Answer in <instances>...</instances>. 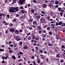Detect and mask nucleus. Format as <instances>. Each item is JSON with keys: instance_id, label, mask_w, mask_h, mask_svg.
I'll return each mask as SVG.
<instances>
[{"instance_id": "obj_1", "label": "nucleus", "mask_w": 65, "mask_h": 65, "mask_svg": "<svg viewBox=\"0 0 65 65\" xmlns=\"http://www.w3.org/2000/svg\"><path fill=\"white\" fill-rule=\"evenodd\" d=\"M15 7H12L11 8H10V9L9 10V12H16L14 10V8Z\"/></svg>"}, {"instance_id": "obj_2", "label": "nucleus", "mask_w": 65, "mask_h": 65, "mask_svg": "<svg viewBox=\"0 0 65 65\" xmlns=\"http://www.w3.org/2000/svg\"><path fill=\"white\" fill-rule=\"evenodd\" d=\"M19 0L18 2V3L19 4H21L22 5L23 4V3H25V0Z\"/></svg>"}, {"instance_id": "obj_3", "label": "nucleus", "mask_w": 65, "mask_h": 65, "mask_svg": "<svg viewBox=\"0 0 65 65\" xmlns=\"http://www.w3.org/2000/svg\"><path fill=\"white\" fill-rule=\"evenodd\" d=\"M16 38H17V40L18 41H19V40H20V38L19 36H16Z\"/></svg>"}, {"instance_id": "obj_4", "label": "nucleus", "mask_w": 65, "mask_h": 65, "mask_svg": "<svg viewBox=\"0 0 65 65\" xmlns=\"http://www.w3.org/2000/svg\"><path fill=\"white\" fill-rule=\"evenodd\" d=\"M42 6L43 8H45L47 7V5L45 4H43Z\"/></svg>"}, {"instance_id": "obj_5", "label": "nucleus", "mask_w": 65, "mask_h": 65, "mask_svg": "<svg viewBox=\"0 0 65 65\" xmlns=\"http://www.w3.org/2000/svg\"><path fill=\"white\" fill-rule=\"evenodd\" d=\"M50 3V4H53L55 3V1L53 0L51 1Z\"/></svg>"}, {"instance_id": "obj_6", "label": "nucleus", "mask_w": 65, "mask_h": 65, "mask_svg": "<svg viewBox=\"0 0 65 65\" xmlns=\"http://www.w3.org/2000/svg\"><path fill=\"white\" fill-rule=\"evenodd\" d=\"M18 7H15L14 10H15L16 11H19V10L18 9Z\"/></svg>"}, {"instance_id": "obj_7", "label": "nucleus", "mask_w": 65, "mask_h": 65, "mask_svg": "<svg viewBox=\"0 0 65 65\" xmlns=\"http://www.w3.org/2000/svg\"><path fill=\"white\" fill-rule=\"evenodd\" d=\"M10 31L12 32H14L15 31V29H12V28H10Z\"/></svg>"}, {"instance_id": "obj_8", "label": "nucleus", "mask_w": 65, "mask_h": 65, "mask_svg": "<svg viewBox=\"0 0 65 65\" xmlns=\"http://www.w3.org/2000/svg\"><path fill=\"white\" fill-rule=\"evenodd\" d=\"M48 45L49 46H53V45L52 44H51V43L49 42H48Z\"/></svg>"}, {"instance_id": "obj_9", "label": "nucleus", "mask_w": 65, "mask_h": 65, "mask_svg": "<svg viewBox=\"0 0 65 65\" xmlns=\"http://www.w3.org/2000/svg\"><path fill=\"white\" fill-rule=\"evenodd\" d=\"M15 33L16 34H19V31L18 30H16L15 31Z\"/></svg>"}, {"instance_id": "obj_10", "label": "nucleus", "mask_w": 65, "mask_h": 65, "mask_svg": "<svg viewBox=\"0 0 65 65\" xmlns=\"http://www.w3.org/2000/svg\"><path fill=\"white\" fill-rule=\"evenodd\" d=\"M37 28L39 30H41V27H40V26H37Z\"/></svg>"}, {"instance_id": "obj_11", "label": "nucleus", "mask_w": 65, "mask_h": 65, "mask_svg": "<svg viewBox=\"0 0 65 65\" xmlns=\"http://www.w3.org/2000/svg\"><path fill=\"white\" fill-rule=\"evenodd\" d=\"M12 58L14 60H15V59H16V57H15V56L14 55L12 56Z\"/></svg>"}, {"instance_id": "obj_12", "label": "nucleus", "mask_w": 65, "mask_h": 65, "mask_svg": "<svg viewBox=\"0 0 65 65\" xmlns=\"http://www.w3.org/2000/svg\"><path fill=\"white\" fill-rule=\"evenodd\" d=\"M23 48L25 50H27L28 48V46H25L23 47Z\"/></svg>"}, {"instance_id": "obj_13", "label": "nucleus", "mask_w": 65, "mask_h": 65, "mask_svg": "<svg viewBox=\"0 0 65 65\" xmlns=\"http://www.w3.org/2000/svg\"><path fill=\"white\" fill-rule=\"evenodd\" d=\"M55 4H56V5H57V4H59V1H56L55 2Z\"/></svg>"}, {"instance_id": "obj_14", "label": "nucleus", "mask_w": 65, "mask_h": 65, "mask_svg": "<svg viewBox=\"0 0 65 65\" xmlns=\"http://www.w3.org/2000/svg\"><path fill=\"white\" fill-rule=\"evenodd\" d=\"M59 25H61L62 24H63V23L62 21H60L58 23Z\"/></svg>"}, {"instance_id": "obj_15", "label": "nucleus", "mask_w": 65, "mask_h": 65, "mask_svg": "<svg viewBox=\"0 0 65 65\" xmlns=\"http://www.w3.org/2000/svg\"><path fill=\"white\" fill-rule=\"evenodd\" d=\"M40 17H41V16L40 15H38V16H37V20H39L40 18Z\"/></svg>"}, {"instance_id": "obj_16", "label": "nucleus", "mask_w": 65, "mask_h": 65, "mask_svg": "<svg viewBox=\"0 0 65 65\" xmlns=\"http://www.w3.org/2000/svg\"><path fill=\"white\" fill-rule=\"evenodd\" d=\"M33 63L34 64L33 65L32 64H30V65H36V63H35V61H33Z\"/></svg>"}, {"instance_id": "obj_17", "label": "nucleus", "mask_w": 65, "mask_h": 65, "mask_svg": "<svg viewBox=\"0 0 65 65\" xmlns=\"http://www.w3.org/2000/svg\"><path fill=\"white\" fill-rule=\"evenodd\" d=\"M48 5V6H49V7H53V5H50V4H49V3H48L47 4Z\"/></svg>"}, {"instance_id": "obj_18", "label": "nucleus", "mask_w": 65, "mask_h": 65, "mask_svg": "<svg viewBox=\"0 0 65 65\" xmlns=\"http://www.w3.org/2000/svg\"><path fill=\"white\" fill-rule=\"evenodd\" d=\"M48 31H50V27H47L46 29Z\"/></svg>"}, {"instance_id": "obj_19", "label": "nucleus", "mask_w": 65, "mask_h": 65, "mask_svg": "<svg viewBox=\"0 0 65 65\" xmlns=\"http://www.w3.org/2000/svg\"><path fill=\"white\" fill-rule=\"evenodd\" d=\"M37 23V22L36 21H34L33 23V24L34 25H35Z\"/></svg>"}, {"instance_id": "obj_20", "label": "nucleus", "mask_w": 65, "mask_h": 65, "mask_svg": "<svg viewBox=\"0 0 65 65\" xmlns=\"http://www.w3.org/2000/svg\"><path fill=\"white\" fill-rule=\"evenodd\" d=\"M20 9H24V7L23 6H21L20 7Z\"/></svg>"}, {"instance_id": "obj_21", "label": "nucleus", "mask_w": 65, "mask_h": 65, "mask_svg": "<svg viewBox=\"0 0 65 65\" xmlns=\"http://www.w3.org/2000/svg\"><path fill=\"white\" fill-rule=\"evenodd\" d=\"M39 52L41 53H43V50H40L39 51Z\"/></svg>"}, {"instance_id": "obj_22", "label": "nucleus", "mask_w": 65, "mask_h": 65, "mask_svg": "<svg viewBox=\"0 0 65 65\" xmlns=\"http://www.w3.org/2000/svg\"><path fill=\"white\" fill-rule=\"evenodd\" d=\"M33 21V20L32 19H29V22H31V23Z\"/></svg>"}, {"instance_id": "obj_23", "label": "nucleus", "mask_w": 65, "mask_h": 65, "mask_svg": "<svg viewBox=\"0 0 65 65\" xmlns=\"http://www.w3.org/2000/svg\"><path fill=\"white\" fill-rule=\"evenodd\" d=\"M38 33L39 34H41V33H42V30L39 31H38Z\"/></svg>"}, {"instance_id": "obj_24", "label": "nucleus", "mask_w": 65, "mask_h": 65, "mask_svg": "<svg viewBox=\"0 0 65 65\" xmlns=\"http://www.w3.org/2000/svg\"><path fill=\"white\" fill-rule=\"evenodd\" d=\"M41 13H43V14H44L45 16L46 15L45 14V13L44 11H42L41 12Z\"/></svg>"}, {"instance_id": "obj_25", "label": "nucleus", "mask_w": 65, "mask_h": 65, "mask_svg": "<svg viewBox=\"0 0 65 65\" xmlns=\"http://www.w3.org/2000/svg\"><path fill=\"white\" fill-rule=\"evenodd\" d=\"M60 55L59 54H57L56 55V57L57 58H60Z\"/></svg>"}, {"instance_id": "obj_26", "label": "nucleus", "mask_w": 65, "mask_h": 65, "mask_svg": "<svg viewBox=\"0 0 65 65\" xmlns=\"http://www.w3.org/2000/svg\"><path fill=\"white\" fill-rule=\"evenodd\" d=\"M8 32H9V31L7 30H6L5 31L6 34H7V33H8Z\"/></svg>"}, {"instance_id": "obj_27", "label": "nucleus", "mask_w": 65, "mask_h": 65, "mask_svg": "<svg viewBox=\"0 0 65 65\" xmlns=\"http://www.w3.org/2000/svg\"><path fill=\"white\" fill-rule=\"evenodd\" d=\"M23 44V43H22V42H19V45H22Z\"/></svg>"}, {"instance_id": "obj_28", "label": "nucleus", "mask_w": 65, "mask_h": 65, "mask_svg": "<svg viewBox=\"0 0 65 65\" xmlns=\"http://www.w3.org/2000/svg\"><path fill=\"white\" fill-rule=\"evenodd\" d=\"M61 47L62 48H65V47H64V45H61Z\"/></svg>"}, {"instance_id": "obj_29", "label": "nucleus", "mask_w": 65, "mask_h": 65, "mask_svg": "<svg viewBox=\"0 0 65 65\" xmlns=\"http://www.w3.org/2000/svg\"><path fill=\"white\" fill-rule=\"evenodd\" d=\"M14 50L15 51H18V48H17V47H16L15 48H14Z\"/></svg>"}, {"instance_id": "obj_30", "label": "nucleus", "mask_w": 65, "mask_h": 65, "mask_svg": "<svg viewBox=\"0 0 65 65\" xmlns=\"http://www.w3.org/2000/svg\"><path fill=\"white\" fill-rule=\"evenodd\" d=\"M10 47H13V44H11L10 45Z\"/></svg>"}, {"instance_id": "obj_31", "label": "nucleus", "mask_w": 65, "mask_h": 65, "mask_svg": "<svg viewBox=\"0 0 65 65\" xmlns=\"http://www.w3.org/2000/svg\"><path fill=\"white\" fill-rule=\"evenodd\" d=\"M50 15H54V13L53 12H52L50 13Z\"/></svg>"}, {"instance_id": "obj_32", "label": "nucleus", "mask_w": 65, "mask_h": 65, "mask_svg": "<svg viewBox=\"0 0 65 65\" xmlns=\"http://www.w3.org/2000/svg\"><path fill=\"white\" fill-rule=\"evenodd\" d=\"M31 12H32V13H33V12H35V11L33 9L31 10Z\"/></svg>"}, {"instance_id": "obj_33", "label": "nucleus", "mask_w": 65, "mask_h": 65, "mask_svg": "<svg viewBox=\"0 0 65 65\" xmlns=\"http://www.w3.org/2000/svg\"><path fill=\"white\" fill-rule=\"evenodd\" d=\"M14 47H15L17 46V45L15 44V43H14Z\"/></svg>"}, {"instance_id": "obj_34", "label": "nucleus", "mask_w": 65, "mask_h": 65, "mask_svg": "<svg viewBox=\"0 0 65 65\" xmlns=\"http://www.w3.org/2000/svg\"><path fill=\"white\" fill-rule=\"evenodd\" d=\"M50 35H52V32L51 31H50L49 33Z\"/></svg>"}, {"instance_id": "obj_35", "label": "nucleus", "mask_w": 65, "mask_h": 65, "mask_svg": "<svg viewBox=\"0 0 65 65\" xmlns=\"http://www.w3.org/2000/svg\"><path fill=\"white\" fill-rule=\"evenodd\" d=\"M61 8H59L58 9L59 10V11L61 12Z\"/></svg>"}, {"instance_id": "obj_36", "label": "nucleus", "mask_w": 65, "mask_h": 65, "mask_svg": "<svg viewBox=\"0 0 65 65\" xmlns=\"http://www.w3.org/2000/svg\"><path fill=\"white\" fill-rule=\"evenodd\" d=\"M21 12L22 13H24L25 12V11L23 10H22L21 11Z\"/></svg>"}, {"instance_id": "obj_37", "label": "nucleus", "mask_w": 65, "mask_h": 65, "mask_svg": "<svg viewBox=\"0 0 65 65\" xmlns=\"http://www.w3.org/2000/svg\"><path fill=\"white\" fill-rule=\"evenodd\" d=\"M4 51V49H2L1 48H0V51H1V52H3Z\"/></svg>"}, {"instance_id": "obj_38", "label": "nucleus", "mask_w": 65, "mask_h": 65, "mask_svg": "<svg viewBox=\"0 0 65 65\" xmlns=\"http://www.w3.org/2000/svg\"><path fill=\"white\" fill-rule=\"evenodd\" d=\"M33 2H34V3H37V1H36L35 0H34L33 1Z\"/></svg>"}, {"instance_id": "obj_39", "label": "nucleus", "mask_w": 65, "mask_h": 65, "mask_svg": "<svg viewBox=\"0 0 65 65\" xmlns=\"http://www.w3.org/2000/svg\"><path fill=\"white\" fill-rule=\"evenodd\" d=\"M60 14L61 16V17L62 16V15H63V13L62 12H60Z\"/></svg>"}, {"instance_id": "obj_40", "label": "nucleus", "mask_w": 65, "mask_h": 65, "mask_svg": "<svg viewBox=\"0 0 65 65\" xmlns=\"http://www.w3.org/2000/svg\"><path fill=\"white\" fill-rule=\"evenodd\" d=\"M43 53L44 54H47V51H45L43 52Z\"/></svg>"}, {"instance_id": "obj_41", "label": "nucleus", "mask_w": 65, "mask_h": 65, "mask_svg": "<svg viewBox=\"0 0 65 65\" xmlns=\"http://www.w3.org/2000/svg\"><path fill=\"white\" fill-rule=\"evenodd\" d=\"M37 44L36 43H34L33 44V45L34 46H36V45Z\"/></svg>"}, {"instance_id": "obj_42", "label": "nucleus", "mask_w": 65, "mask_h": 65, "mask_svg": "<svg viewBox=\"0 0 65 65\" xmlns=\"http://www.w3.org/2000/svg\"><path fill=\"white\" fill-rule=\"evenodd\" d=\"M41 19L42 20H43V21H44L45 20V18H42Z\"/></svg>"}, {"instance_id": "obj_43", "label": "nucleus", "mask_w": 65, "mask_h": 65, "mask_svg": "<svg viewBox=\"0 0 65 65\" xmlns=\"http://www.w3.org/2000/svg\"><path fill=\"white\" fill-rule=\"evenodd\" d=\"M11 49H10L9 50L10 51H9V52L10 53H12V51H11Z\"/></svg>"}, {"instance_id": "obj_44", "label": "nucleus", "mask_w": 65, "mask_h": 65, "mask_svg": "<svg viewBox=\"0 0 65 65\" xmlns=\"http://www.w3.org/2000/svg\"><path fill=\"white\" fill-rule=\"evenodd\" d=\"M35 37L34 36H33L32 38V39H34L35 38Z\"/></svg>"}, {"instance_id": "obj_45", "label": "nucleus", "mask_w": 65, "mask_h": 65, "mask_svg": "<svg viewBox=\"0 0 65 65\" xmlns=\"http://www.w3.org/2000/svg\"><path fill=\"white\" fill-rule=\"evenodd\" d=\"M43 33H46V31L45 30H44L43 31Z\"/></svg>"}, {"instance_id": "obj_46", "label": "nucleus", "mask_w": 65, "mask_h": 65, "mask_svg": "<svg viewBox=\"0 0 65 65\" xmlns=\"http://www.w3.org/2000/svg\"><path fill=\"white\" fill-rule=\"evenodd\" d=\"M23 18V16H22L20 17V20H21V19H22Z\"/></svg>"}, {"instance_id": "obj_47", "label": "nucleus", "mask_w": 65, "mask_h": 65, "mask_svg": "<svg viewBox=\"0 0 65 65\" xmlns=\"http://www.w3.org/2000/svg\"><path fill=\"white\" fill-rule=\"evenodd\" d=\"M3 24H5V23H6V21H3Z\"/></svg>"}, {"instance_id": "obj_48", "label": "nucleus", "mask_w": 65, "mask_h": 65, "mask_svg": "<svg viewBox=\"0 0 65 65\" xmlns=\"http://www.w3.org/2000/svg\"><path fill=\"white\" fill-rule=\"evenodd\" d=\"M31 38L30 37H28V40H31Z\"/></svg>"}, {"instance_id": "obj_49", "label": "nucleus", "mask_w": 65, "mask_h": 65, "mask_svg": "<svg viewBox=\"0 0 65 65\" xmlns=\"http://www.w3.org/2000/svg\"><path fill=\"white\" fill-rule=\"evenodd\" d=\"M35 40H38V38L37 37H36L35 38Z\"/></svg>"}, {"instance_id": "obj_50", "label": "nucleus", "mask_w": 65, "mask_h": 65, "mask_svg": "<svg viewBox=\"0 0 65 65\" xmlns=\"http://www.w3.org/2000/svg\"><path fill=\"white\" fill-rule=\"evenodd\" d=\"M15 16L16 17H19V15L18 14H16L15 15Z\"/></svg>"}, {"instance_id": "obj_51", "label": "nucleus", "mask_w": 65, "mask_h": 65, "mask_svg": "<svg viewBox=\"0 0 65 65\" xmlns=\"http://www.w3.org/2000/svg\"><path fill=\"white\" fill-rule=\"evenodd\" d=\"M1 62L2 63H5V61H4V60H3V61H2Z\"/></svg>"}, {"instance_id": "obj_52", "label": "nucleus", "mask_w": 65, "mask_h": 65, "mask_svg": "<svg viewBox=\"0 0 65 65\" xmlns=\"http://www.w3.org/2000/svg\"><path fill=\"white\" fill-rule=\"evenodd\" d=\"M46 34H45L43 36V37H45V36H46Z\"/></svg>"}, {"instance_id": "obj_53", "label": "nucleus", "mask_w": 65, "mask_h": 65, "mask_svg": "<svg viewBox=\"0 0 65 65\" xmlns=\"http://www.w3.org/2000/svg\"><path fill=\"white\" fill-rule=\"evenodd\" d=\"M59 23H56V26H58L59 25Z\"/></svg>"}, {"instance_id": "obj_54", "label": "nucleus", "mask_w": 65, "mask_h": 65, "mask_svg": "<svg viewBox=\"0 0 65 65\" xmlns=\"http://www.w3.org/2000/svg\"><path fill=\"white\" fill-rule=\"evenodd\" d=\"M41 59H44V57L43 56H42L41 58Z\"/></svg>"}, {"instance_id": "obj_55", "label": "nucleus", "mask_w": 65, "mask_h": 65, "mask_svg": "<svg viewBox=\"0 0 65 65\" xmlns=\"http://www.w3.org/2000/svg\"><path fill=\"white\" fill-rule=\"evenodd\" d=\"M31 59H34V56H32L31 57Z\"/></svg>"}, {"instance_id": "obj_56", "label": "nucleus", "mask_w": 65, "mask_h": 65, "mask_svg": "<svg viewBox=\"0 0 65 65\" xmlns=\"http://www.w3.org/2000/svg\"><path fill=\"white\" fill-rule=\"evenodd\" d=\"M37 62L39 64L40 63V61H39L38 60H37Z\"/></svg>"}, {"instance_id": "obj_57", "label": "nucleus", "mask_w": 65, "mask_h": 65, "mask_svg": "<svg viewBox=\"0 0 65 65\" xmlns=\"http://www.w3.org/2000/svg\"><path fill=\"white\" fill-rule=\"evenodd\" d=\"M60 62L61 63H63L64 62V60H61L60 61Z\"/></svg>"}, {"instance_id": "obj_58", "label": "nucleus", "mask_w": 65, "mask_h": 65, "mask_svg": "<svg viewBox=\"0 0 65 65\" xmlns=\"http://www.w3.org/2000/svg\"><path fill=\"white\" fill-rule=\"evenodd\" d=\"M15 0H13V3H15Z\"/></svg>"}, {"instance_id": "obj_59", "label": "nucleus", "mask_w": 65, "mask_h": 65, "mask_svg": "<svg viewBox=\"0 0 65 65\" xmlns=\"http://www.w3.org/2000/svg\"><path fill=\"white\" fill-rule=\"evenodd\" d=\"M7 17H8V19L9 18V14L7 15Z\"/></svg>"}, {"instance_id": "obj_60", "label": "nucleus", "mask_w": 65, "mask_h": 65, "mask_svg": "<svg viewBox=\"0 0 65 65\" xmlns=\"http://www.w3.org/2000/svg\"><path fill=\"white\" fill-rule=\"evenodd\" d=\"M47 38H50V36L47 35Z\"/></svg>"}, {"instance_id": "obj_61", "label": "nucleus", "mask_w": 65, "mask_h": 65, "mask_svg": "<svg viewBox=\"0 0 65 65\" xmlns=\"http://www.w3.org/2000/svg\"><path fill=\"white\" fill-rule=\"evenodd\" d=\"M16 21V19L15 18L13 20V22H15Z\"/></svg>"}, {"instance_id": "obj_62", "label": "nucleus", "mask_w": 65, "mask_h": 65, "mask_svg": "<svg viewBox=\"0 0 65 65\" xmlns=\"http://www.w3.org/2000/svg\"><path fill=\"white\" fill-rule=\"evenodd\" d=\"M34 14L35 15H38L37 14V13H35Z\"/></svg>"}, {"instance_id": "obj_63", "label": "nucleus", "mask_w": 65, "mask_h": 65, "mask_svg": "<svg viewBox=\"0 0 65 65\" xmlns=\"http://www.w3.org/2000/svg\"><path fill=\"white\" fill-rule=\"evenodd\" d=\"M2 59H3V60H4L5 59V57H2Z\"/></svg>"}, {"instance_id": "obj_64", "label": "nucleus", "mask_w": 65, "mask_h": 65, "mask_svg": "<svg viewBox=\"0 0 65 65\" xmlns=\"http://www.w3.org/2000/svg\"><path fill=\"white\" fill-rule=\"evenodd\" d=\"M38 47H37V46H36L35 47V49H36V50H38Z\"/></svg>"}]
</instances>
